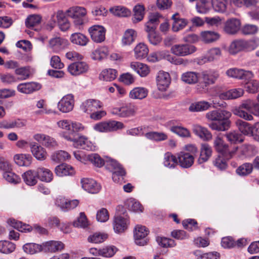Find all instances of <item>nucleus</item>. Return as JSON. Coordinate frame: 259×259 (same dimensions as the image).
<instances>
[{
    "label": "nucleus",
    "mask_w": 259,
    "mask_h": 259,
    "mask_svg": "<svg viewBox=\"0 0 259 259\" xmlns=\"http://www.w3.org/2000/svg\"><path fill=\"white\" fill-rule=\"evenodd\" d=\"M157 85L159 90L165 91L170 83V76L168 73L160 71L156 77Z\"/></svg>",
    "instance_id": "obj_17"
},
{
    "label": "nucleus",
    "mask_w": 259,
    "mask_h": 259,
    "mask_svg": "<svg viewBox=\"0 0 259 259\" xmlns=\"http://www.w3.org/2000/svg\"><path fill=\"white\" fill-rule=\"evenodd\" d=\"M226 137L230 142L234 144L241 143L244 141L242 135L235 131L227 134Z\"/></svg>",
    "instance_id": "obj_61"
},
{
    "label": "nucleus",
    "mask_w": 259,
    "mask_h": 259,
    "mask_svg": "<svg viewBox=\"0 0 259 259\" xmlns=\"http://www.w3.org/2000/svg\"><path fill=\"white\" fill-rule=\"evenodd\" d=\"M257 44L255 40L249 41L244 39H236L233 41L229 48V53L231 55H235L238 53L247 49L254 50L257 47Z\"/></svg>",
    "instance_id": "obj_3"
},
{
    "label": "nucleus",
    "mask_w": 259,
    "mask_h": 259,
    "mask_svg": "<svg viewBox=\"0 0 259 259\" xmlns=\"http://www.w3.org/2000/svg\"><path fill=\"white\" fill-rule=\"evenodd\" d=\"M74 97L71 94L64 96L58 104L59 110L64 113L71 111L74 107Z\"/></svg>",
    "instance_id": "obj_12"
},
{
    "label": "nucleus",
    "mask_w": 259,
    "mask_h": 259,
    "mask_svg": "<svg viewBox=\"0 0 259 259\" xmlns=\"http://www.w3.org/2000/svg\"><path fill=\"white\" fill-rule=\"evenodd\" d=\"M15 249V245L8 241H0V252L4 253L12 252Z\"/></svg>",
    "instance_id": "obj_59"
},
{
    "label": "nucleus",
    "mask_w": 259,
    "mask_h": 259,
    "mask_svg": "<svg viewBox=\"0 0 259 259\" xmlns=\"http://www.w3.org/2000/svg\"><path fill=\"white\" fill-rule=\"evenodd\" d=\"M33 138L36 141L41 143L43 145L48 148H54L58 145L54 138L44 134H35L34 135Z\"/></svg>",
    "instance_id": "obj_20"
},
{
    "label": "nucleus",
    "mask_w": 259,
    "mask_h": 259,
    "mask_svg": "<svg viewBox=\"0 0 259 259\" xmlns=\"http://www.w3.org/2000/svg\"><path fill=\"white\" fill-rule=\"evenodd\" d=\"M73 133L70 135L64 134L63 137L68 141H72L73 145L75 147L77 148H81L83 149L88 150L90 148V142L88 139L83 136H80L78 139L75 138L72 136Z\"/></svg>",
    "instance_id": "obj_8"
},
{
    "label": "nucleus",
    "mask_w": 259,
    "mask_h": 259,
    "mask_svg": "<svg viewBox=\"0 0 259 259\" xmlns=\"http://www.w3.org/2000/svg\"><path fill=\"white\" fill-rule=\"evenodd\" d=\"M24 251L27 253L34 254L42 250L41 245L33 243H27L23 245Z\"/></svg>",
    "instance_id": "obj_52"
},
{
    "label": "nucleus",
    "mask_w": 259,
    "mask_h": 259,
    "mask_svg": "<svg viewBox=\"0 0 259 259\" xmlns=\"http://www.w3.org/2000/svg\"><path fill=\"white\" fill-rule=\"evenodd\" d=\"M108 54V50L106 47H102L96 49L92 54V58L95 60H101L105 58Z\"/></svg>",
    "instance_id": "obj_51"
},
{
    "label": "nucleus",
    "mask_w": 259,
    "mask_h": 259,
    "mask_svg": "<svg viewBox=\"0 0 259 259\" xmlns=\"http://www.w3.org/2000/svg\"><path fill=\"white\" fill-rule=\"evenodd\" d=\"M105 163L107 168L111 171L112 174L116 171L123 170L122 166L115 160L109 159Z\"/></svg>",
    "instance_id": "obj_58"
},
{
    "label": "nucleus",
    "mask_w": 259,
    "mask_h": 259,
    "mask_svg": "<svg viewBox=\"0 0 259 259\" xmlns=\"http://www.w3.org/2000/svg\"><path fill=\"white\" fill-rule=\"evenodd\" d=\"M148 52L149 49L147 46L143 43H139L134 49L135 56L138 60L146 57Z\"/></svg>",
    "instance_id": "obj_38"
},
{
    "label": "nucleus",
    "mask_w": 259,
    "mask_h": 259,
    "mask_svg": "<svg viewBox=\"0 0 259 259\" xmlns=\"http://www.w3.org/2000/svg\"><path fill=\"white\" fill-rule=\"evenodd\" d=\"M145 136L148 139L155 141H164L167 139V135L162 132H151L145 134Z\"/></svg>",
    "instance_id": "obj_50"
},
{
    "label": "nucleus",
    "mask_w": 259,
    "mask_h": 259,
    "mask_svg": "<svg viewBox=\"0 0 259 259\" xmlns=\"http://www.w3.org/2000/svg\"><path fill=\"white\" fill-rule=\"evenodd\" d=\"M212 150L207 144L201 145L200 156L198 159L199 163H204L208 160L211 155Z\"/></svg>",
    "instance_id": "obj_35"
},
{
    "label": "nucleus",
    "mask_w": 259,
    "mask_h": 259,
    "mask_svg": "<svg viewBox=\"0 0 259 259\" xmlns=\"http://www.w3.org/2000/svg\"><path fill=\"white\" fill-rule=\"evenodd\" d=\"M221 51L218 48H214L210 49L207 53V57H205L198 61L199 64L204 63L206 62H211L218 59L221 56Z\"/></svg>",
    "instance_id": "obj_28"
},
{
    "label": "nucleus",
    "mask_w": 259,
    "mask_h": 259,
    "mask_svg": "<svg viewBox=\"0 0 259 259\" xmlns=\"http://www.w3.org/2000/svg\"><path fill=\"white\" fill-rule=\"evenodd\" d=\"M70 155L66 151L60 150L52 155V159L56 162L63 161L70 158Z\"/></svg>",
    "instance_id": "obj_60"
},
{
    "label": "nucleus",
    "mask_w": 259,
    "mask_h": 259,
    "mask_svg": "<svg viewBox=\"0 0 259 259\" xmlns=\"http://www.w3.org/2000/svg\"><path fill=\"white\" fill-rule=\"evenodd\" d=\"M108 237L106 234L95 233L88 237V241L94 243H101L104 241Z\"/></svg>",
    "instance_id": "obj_63"
},
{
    "label": "nucleus",
    "mask_w": 259,
    "mask_h": 259,
    "mask_svg": "<svg viewBox=\"0 0 259 259\" xmlns=\"http://www.w3.org/2000/svg\"><path fill=\"white\" fill-rule=\"evenodd\" d=\"M213 146L215 150L222 154L226 158H231L238 149L235 147L231 150L228 144L224 143L223 140L220 137H217L213 141Z\"/></svg>",
    "instance_id": "obj_5"
},
{
    "label": "nucleus",
    "mask_w": 259,
    "mask_h": 259,
    "mask_svg": "<svg viewBox=\"0 0 259 259\" xmlns=\"http://www.w3.org/2000/svg\"><path fill=\"white\" fill-rule=\"evenodd\" d=\"M201 75L205 87L214 83L220 76L219 71L215 70L203 71Z\"/></svg>",
    "instance_id": "obj_16"
},
{
    "label": "nucleus",
    "mask_w": 259,
    "mask_h": 259,
    "mask_svg": "<svg viewBox=\"0 0 259 259\" xmlns=\"http://www.w3.org/2000/svg\"><path fill=\"white\" fill-rule=\"evenodd\" d=\"M173 20L172 30L178 31L183 29L188 23V21L184 18L180 17H172Z\"/></svg>",
    "instance_id": "obj_55"
},
{
    "label": "nucleus",
    "mask_w": 259,
    "mask_h": 259,
    "mask_svg": "<svg viewBox=\"0 0 259 259\" xmlns=\"http://www.w3.org/2000/svg\"><path fill=\"white\" fill-rule=\"evenodd\" d=\"M8 223L20 232H30L32 230V227L29 225L23 224L22 222H18L13 219H9Z\"/></svg>",
    "instance_id": "obj_41"
},
{
    "label": "nucleus",
    "mask_w": 259,
    "mask_h": 259,
    "mask_svg": "<svg viewBox=\"0 0 259 259\" xmlns=\"http://www.w3.org/2000/svg\"><path fill=\"white\" fill-rule=\"evenodd\" d=\"M231 113L225 110H215L206 114V119L210 121L208 126L212 130L225 131L230 126L229 118Z\"/></svg>",
    "instance_id": "obj_1"
},
{
    "label": "nucleus",
    "mask_w": 259,
    "mask_h": 259,
    "mask_svg": "<svg viewBox=\"0 0 259 259\" xmlns=\"http://www.w3.org/2000/svg\"><path fill=\"white\" fill-rule=\"evenodd\" d=\"M137 111V107L133 105L128 104L120 108L113 109L112 113L122 117H128L134 116Z\"/></svg>",
    "instance_id": "obj_9"
},
{
    "label": "nucleus",
    "mask_w": 259,
    "mask_h": 259,
    "mask_svg": "<svg viewBox=\"0 0 259 259\" xmlns=\"http://www.w3.org/2000/svg\"><path fill=\"white\" fill-rule=\"evenodd\" d=\"M227 3V0H211L213 10L220 13H224L226 12Z\"/></svg>",
    "instance_id": "obj_48"
},
{
    "label": "nucleus",
    "mask_w": 259,
    "mask_h": 259,
    "mask_svg": "<svg viewBox=\"0 0 259 259\" xmlns=\"http://www.w3.org/2000/svg\"><path fill=\"white\" fill-rule=\"evenodd\" d=\"M130 66L141 77H146L150 72V68L147 65L140 62H132Z\"/></svg>",
    "instance_id": "obj_24"
},
{
    "label": "nucleus",
    "mask_w": 259,
    "mask_h": 259,
    "mask_svg": "<svg viewBox=\"0 0 259 259\" xmlns=\"http://www.w3.org/2000/svg\"><path fill=\"white\" fill-rule=\"evenodd\" d=\"M87 158L91 163L95 166L100 167L105 164L104 160L96 153H92L88 155Z\"/></svg>",
    "instance_id": "obj_54"
},
{
    "label": "nucleus",
    "mask_w": 259,
    "mask_h": 259,
    "mask_svg": "<svg viewBox=\"0 0 259 259\" xmlns=\"http://www.w3.org/2000/svg\"><path fill=\"white\" fill-rule=\"evenodd\" d=\"M226 74L230 77L235 78L239 79L248 80L253 77V74L251 71H246L241 69L233 68L228 69L226 71Z\"/></svg>",
    "instance_id": "obj_11"
},
{
    "label": "nucleus",
    "mask_w": 259,
    "mask_h": 259,
    "mask_svg": "<svg viewBox=\"0 0 259 259\" xmlns=\"http://www.w3.org/2000/svg\"><path fill=\"white\" fill-rule=\"evenodd\" d=\"M253 169V164L249 163H245L236 169V172L241 176H245L250 174Z\"/></svg>",
    "instance_id": "obj_53"
},
{
    "label": "nucleus",
    "mask_w": 259,
    "mask_h": 259,
    "mask_svg": "<svg viewBox=\"0 0 259 259\" xmlns=\"http://www.w3.org/2000/svg\"><path fill=\"white\" fill-rule=\"evenodd\" d=\"M240 20L237 18H232L225 22L224 30L228 34H234L240 29Z\"/></svg>",
    "instance_id": "obj_15"
},
{
    "label": "nucleus",
    "mask_w": 259,
    "mask_h": 259,
    "mask_svg": "<svg viewBox=\"0 0 259 259\" xmlns=\"http://www.w3.org/2000/svg\"><path fill=\"white\" fill-rule=\"evenodd\" d=\"M148 90L145 88H135L130 93V97L134 99L142 100L145 98L148 95Z\"/></svg>",
    "instance_id": "obj_39"
},
{
    "label": "nucleus",
    "mask_w": 259,
    "mask_h": 259,
    "mask_svg": "<svg viewBox=\"0 0 259 259\" xmlns=\"http://www.w3.org/2000/svg\"><path fill=\"white\" fill-rule=\"evenodd\" d=\"M199 74L198 73L194 71H187L183 73L181 75V80L184 82L193 84L198 81Z\"/></svg>",
    "instance_id": "obj_33"
},
{
    "label": "nucleus",
    "mask_w": 259,
    "mask_h": 259,
    "mask_svg": "<svg viewBox=\"0 0 259 259\" xmlns=\"http://www.w3.org/2000/svg\"><path fill=\"white\" fill-rule=\"evenodd\" d=\"M15 162L19 166H29L32 160V157L29 154H18L14 156Z\"/></svg>",
    "instance_id": "obj_34"
},
{
    "label": "nucleus",
    "mask_w": 259,
    "mask_h": 259,
    "mask_svg": "<svg viewBox=\"0 0 259 259\" xmlns=\"http://www.w3.org/2000/svg\"><path fill=\"white\" fill-rule=\"evenodd\" d=\"M36 106L38 108L40 109L35 112V113L37 115L49 114L55 113V111L48 108L47 105L45 104V101L44 100L38 101L37 102Z\"/></svg>",
    "instance_id": "obj_56"
},
{
    "label": "nucleus",
    "mask_w": 259,
    "mask_h": 259,
    "mask_svg": "<svg viewBox=\"0 0 259 259\" xmlns=\"http://www.w3.org/2000/svg\"><path fill=\"white\" fill-rule=\"evenodd\" d=\"M31 151L34 156L38 160H44L47 157V152L41 146L37 144H31Z\"/></svg>",
    "instance_id": "obj_36"
},
{
    "label": "nucleus",
    "mask_w": 259,
    "mask_h": 259,
    "mask_svg": "<svg viewBox=\"0 0 259 259\" xmlns=\"http://www.w3.org/2000/svg\"><path fill=\"white\" fill-rule=\"evenodd\" d=\"M57 16L65 15L66 16H85L87 11L83 7L74 6L69 8L65 12L59 10L57 12Z\"/></svg>",
    "instance_id": "obj_14"
},
{
    "label": "nucleus",
    "mask_w": 259,
    "mask_h": 259,
    "mask_svg": "<svg viewBox=\"0 0 259 259\" xmlns=\"http://www.w3.org/2000/svg\"><path fill=\"white\" fill-rule=\"evenodd\" d=\"M193 132L203 141H209L212 139V135L208 130L199 125H195L193 128Z\"/></svg>",
    "instance_id": "obj_25"
},
{
    "label": "nucleus",
    "mask_w": 259,
    "mask_h": 259,
    "mask_svg": "<svg viewBox=\"0 0 259 259\" xmlns=\"http://www.w3.org/2000/svg\"><path fill=\"white\" fill-rule=\"evenodd\" d=\"M89 68V65L85 62H75L70 64L67 69L71 75L77 76L87 72Z\"/></svg>",
    "instance_id": "obj_13"
},
{
    "label": "nucleus",
    "mask_w": 259,
    "mask_h": 259,
    "mask_svg": "<svg viewBox=\"0 0 259 259\" xmlns=\"http://www.w3.org/2000/svg\"><path fill=\"white\" fill-rule=\"evenodd\" d=\"M220 35L212 31H204L200 33V40L205 44H209L218 40Z\"/></svg>",
    "instance_id": "obj_29"
},
{
    "label": "nucleus",
    "mask_w": 259,
    "mask_h": 259,
    "mask_svg": "<svg viewBox=\"0 0 259 259\" xmlns=\"http://www.w3.org/2000/svg\"><path fill=\"white\" fill-rule=\"evenodd\" d=\"M24 182L29 186H34L37 183V176L35 169L26 171L22 175Z\"/></svg>",
    "instance_id": "obj_32"
},
{
    "label": "nucleus",
    "mask_w": 259,
    "mask_h": 259,
    "mask_svg": "<svg viewBox=\"0 0 259 259\" xmlns=\"http://www.w3.org/2000/svg\"><path fill=\"white\" fill-rule=\"evenodd\" d=\"M137 34L136 31L132 29L126 30L122 38V44L124 46L130 45L135 40Z\"/></svg>",
    "instance_id": "obj_47"
},
{
    "label": "nucleus",
    "mask_w": 259,
    "mask_h": 259,
    "mask_svg": "<svg viewBox=\"0 0 259 259\" xmlns=\"http://www.w3.org/2000/svg\"><path fill=\"white\" fill-rule=\"evenodd\" d=\"M89 225V222L84 212H80L77 220L73 222V226L76 227L85 228Z\"/></svg>",
    "instance_id": "obj_57"
},
{
    "label": "nucleus",
    "mask_w": 259,
    "mask_h": 259,
    "mask_svg": "<svg viewBox=\"0 0 259 259\" xmlns=\"http://www.w3.org/2000/svg\"><path fill=\"white\" fill-rule=\"evenodd\" d=\"M55 174L59 177L72 176L74 174L75 171L72 166L67 164H61L56 167Z\"/></svg>",
    "instance_id": "obj_26"
},
{
    "label": "nucleus",
    "mask_w": 259,
    "mask_h": 259,
    "mask_svg": "<svg viewBox=\"0 0 259 259\" xmlns=\"http://www.w3.org/2000/svg\"><path fill=\"white\" fill-rule=\"evenodd\" d=\"M257 108V104H255L252 100L248 99L243 101L238 107L233 109L232 112L235 115L241 118L247 120H251L253 119L252 116L243 110V109L253 113V110Z\"/></svg>",
    "instance_id": "obj_2"
},
{
    "label": "nucleus",
    "mask_w": 259,
    "mask_h": 259,
    "mask_svg": "<svg viewBox=\"0 0 259 259\" xmlns=\"http://www.w3.org/2000/svg\"><path fill=\"white\" fill-rule=\"evenodd\" d=\"M244 90L242 89H234L220 94V97L223 100L235 99L243 96Z\"/></svg>",
    "instance_id": "obj_31"
},
{
    "label": "nucleus",
    "mask_w": 259,
    "mask_h": 259,
    "mask_svg": "<svg viewBox=\"0 0 259 259\" xmlns=\"http://www.w3.org/2000/svg\"><path fill=\"white\" fill-rule=\"evenodd\" d=\"M41 86L39 83L30 82L19 84L17 86V90L22 93L30 94L39 90Z\"/></svg>",
    "instance_id": "obj_23"
},
{
    "label": "nucleus",
    "mask_w": 259,
    "mask_h": 259,
    "mask_svg": "<svg viewBox=\"0 0 259 259\" xmlns=\"http://www.w3.org/2000/svg\"><path fill=\"white\" fill-rule=\"evenodd\" d=\"M117 76V71L115 69H108L103 70L100 74L99 78L101 80L110 81Z\"/></svg>",
    "instance_id": "obj_45"
},
{
    "label": "nucleus",
    "mask_w": 259,
    "mask_h": 259,
    "mask_svg": "<svg viewBox=\"0 0 259 259\" xmlns=\"http://www.w3.org/2000/svg\"><path fill=\"white\" fill-rule=\"evenodd\" d=\"M44 249L46 251L52 252L60 251L64 247V244L61 241H50L44 244Z\"/></svg>",
    "instance_id": "obj_37"
},
{
    "label": "nucleus",
    "mask_w": 259,
    "mask_h": 259,
    "mask_svg": "<svg viewBox=\"0 0 259 259\" xmlns=\"http://www.w3.org/2000/svg\"><path fill=\"white\" fill-rule=\"evenodd\" d=\"M78 203L79 201L76 199L68 200L63 197L58 198L56 201V204L64 210L73 209L78 205Z\"/></svg>",
    "instance_id": "obj_27"
},
{
    "label": "nucleus",
    "mask_w": 259,
    "mask_h": 259,
    "mask_svg": "<svg viewBox=\"0 0 259 259\" xmlns=\"http://www.w3.org/2000/svg\"><path fill=\"white\" fill-rule=\"evenodd\" d=\"M178 160L181 166L189 168L193 164L194 158L193 155L189 153L181 152L178 155Z\"/></svg>",
    "instance_id": "obj_21"
},
{
    "label": "nucleus",
    "mask_w": 259,
    "mask_h": 259,
    "mask_svg": "<svg viewBox=\"0 0 259 259\" xmlns=\"http://www.w3.org/2000/svg\"><path fill=\"white\" fill-rule=\"evenodd\" d=\"M211 7L207 0H199L196 5L197 12L202 15L207 14L210 10Z\"/></svg>",
    "instance_id": "obj_43"
},
{
    "label": "nucleus",
    "mask_w": 259,
    "mask_h": 259,
    "mask_svg": "<svg viewBox=\"0 0 259 259\" xmlns=\"http://www.w3.org/2000/svg\"><path fill=\"white\" fill-rule=\"evenodd\" d=\"M88 40V38L84 34L80 33H74L70 37L71 42L79 46H85Z\"/></svg>",
    "instance_id": "obj_44"
},
{
    "label": "nucleus",
    "mask_w": 259,
    "mask_h": 259,
    "mask_svg": "<svg viewBox=\"0 0 259 259\" xmlns=\"http://www.w3.org/2000/svg\"><path fill=\"white\" fill-rule=\"evenodd\" d=\"M81 183L82 188L91 193H97L100 189V185L93 179L88 178L82 179Z\"/></svg>",
    "instance_id": "obj_18"
},
{
    "label": "nucleus",
    "mask_w": 259,
    "mask_h": 259,
    "mask_svg": "<svg viewBox=\"0 0 259 259\" xmlns=\"http://www.w3.org/2000/svg\"><path fill=\"white\" fill-rule=\"evenodd\" d=\"M128 220L120 215L114 217L113 225L114 231L117 233H122L127 229Z\"/></svg>",
    "instance_id": "obj_22"
},
{
    "label": "nucleus",
    "mask_w": 259,
    "mask_h": 259,
    "mask_svg": "<svg viewBox=\"0 0 259 259\" xmlns=\"http://www.w3.org/2000/svg\"><path fill=\"white\" fill-rule=\"evenodd\" d=\"M159 23V17H152L146 23V31L148 33L155 32L156 27Z\"/></svg>",
    "instance_id": "obj_62"
},
{
    "label": "nucleus",
    "mask_w": 259,
    "mask_h": 259,
    "mask_svg": "<svg viewBox=\"0 0 259 259\" xmlns=\"http://www.w3.org/2000/svg\"><path fill=\"white\" fill-rule=\"evenodd\" d=\"M149 231L146 227L142 225H137L135 228L134 238L136 243L140 246L147 244L148 239L147 236Z\"/></svg>",
    "instance_id": "obj_7"
},
{
    "label": "nucleus",
    "mask_w": 259,
    "mask_h": 259,
    "mask_svg": "<svg viewBox=\"0 0 259 259\" xmlns=\"http://www.w3.org/2000/svg\"><path fill=\"white\" fill-rule=\"evenodd\" d=\"M89 31L94 41L100 43L104 41L106 30L102 26H93L89 28Z\"/></svg>",
    "instance_id": "obj_10"
},
{
    "label": "nucleus",
    "mask_w": 259,
    "mask_h": 259,
    "mask_svg": "<svg viewBox=\"0 0 259 259\" xmlns=\"http://www.w3.org/2000/svg\"><path fill=\"white\" fill-rule=\"evenodd\" d=\"M38 179L41 181L50 182L53 178L51 171L44 167H39L35 169Z\"/></svg>",
    "instance_id": "obj_30"
},
{
    "label": "nucleus",
    "mask_w": 259,
    "mask_h": 259,
    "mask_svg": "<svg viewBox=\"0 0 259 259\" xmlns=\"http://www.w3.org/2000/svg\"><path fill=\"white\" fill-rule=\"evenodd\" d=\"M211 104L206 101L194 102L190 105L189 110L191 112H200L208 109Z\"/></svg>",
    "instance_id": "obj_42"
},
{
    "label": "nucleus",
    "mask_w": 259,
    "mask_h": 259,
    "mask_svg": "<svg viewBox=\"0 0 259 259\" xmlns=\"http://www.w3.org/2000/svg\"><path fill=\"white\" fill-rule=\"evenodd\" d=\"M110 13L116 16H128L131 14L130 9L122 6H116L109 9Z\"/></svg>",
    "instance_id": "obj_40"
},
{
    "label": "nucleus",
    "mask_w": 259,
    "mask_h": 259,
    "mask_svg": "<svg viewBox=\"0 0 259 259\" xmlns=\"http://www.w3.org/2000/svg\"><path fill=\"white\" fill-rule=\"evenodd\" d=\"M178 163V157L171 153L167 152L164 154L163 164L168 168H174Z\"/></svg>",
    "instance_id": "obj_46"
},
{
    "label": "nucleus",
    "mask_w": 259,
    "mask_h": 259,
    "mask_svg": "<svg viewBox=\"0 0 259 259\" xmlns=\"http://www.w3.org/2000/svg\"><path fill=\"white\" fill-rule=\"evenodd\" d=\"M196 48L192 45L188 44H179L172 46L170 49L172 54L180 57H184L190 55L196 51Z\"/></svg>",
    "instance_id": "obj_6"
},
{
    "label": "nucleus",
    "mask_w": 259,
    "mask_h": 259,
    "mask_svg": "<svg viewBox=\"0 0 259 259\" xmlns=\"http://www.w3.org/2000/svg\"><path fill=\"white\" fill-rule=\"evenodd\" d=\"M102 107L100 101L95 99H89L85 101L81 105V109L88 113H92Z\"/></svg>",
    "instance_id": "obj_19"
},
{
    "label": "nucleus",
    "mask_w": 259,
    "mask_h": 259,
    "mask_svg": "<svg viewBox=\"0 0 259 259\" xmlns=\"http://www.w3.org/2000/svg\"><path fill=\"white\" fill-rule=\"evenodd\" d=\"M124 127L123 123L115 120L100 122L94 125V129L99 132L108 133L116 131Z\"/></svg>",
    "instance_id": "obj_4"
},
{
    "label": "nucleus",
    "mask_w": 259,
    "mask_h": 259,
    "mask_svg": "<svg viewBox=\"0 0 259 259\" xmlns=\"http://www.w3.org/2000/svg\"><path fill=\"white\" fill-rule=\"evenodd\" d=\"M169 130L171 132L183 138H189L191 136L189 131L187 128L182 126H171Z\"/></svg>",
    "instance_id": "obj_49"
},
{
    "label": "nucleus",
    "mask_w": 259,
    "mask_h": 259,
    "mask_svg": "<svg viewBox=\"0 0 259 259\" xmlns=\"http://www.w3.org/2000/svg\"><path fill=\"white\" fill-rule=\"evenodd\" d=\"M236 124L239 130L244 135H248L250 133V127L248 123L239 119L236 121Z\"/></svg>",
    "instance_id": "obj_64"
}]
</instances>
